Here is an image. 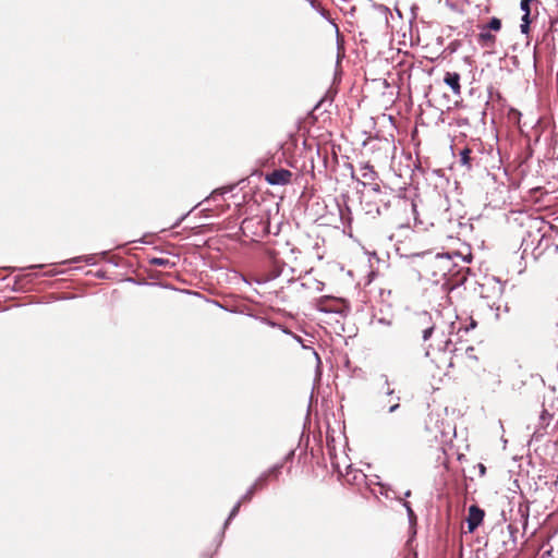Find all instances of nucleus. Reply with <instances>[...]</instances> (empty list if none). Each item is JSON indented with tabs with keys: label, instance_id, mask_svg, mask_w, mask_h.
I'll list each match as a JSON object with an SVG mask.
<instances>
[{
	"label": "nucleus",
	"instance_id": "obj_1",
	"mask_svg": "<svg viewBox=\"0 0 558 558\" xmlns=\"http://www.w3.org/2000/svg\"><path fill=\"white\" fill-rule=\"evenodd\" d=\"M477 44L485 49L493 50L497 44V33L502 29V22L499 17H492L487 23L477 25Z\"/></svg>",
	"mask_w": 558,
	"mask_h": 558
},
{
	"label": "nucleus",
	"instance_id": "obj_2",
	"mask_svg": "<svg viewBox=\"0 0 558 558\" xmlns=\"http://www.w3.org/2000/svg\"><path fill=\"white\" fill-rule=\"evenodd\" d=\"M293 173L288 169H275L266 173L265 180L270 185H287L291 183Z\"/></svg>",
	"mask_w": 558,
	"mask_h": 558
},
{
	"label": "nucleus",
	"instance_id": "obj_3",
	"mask_svg": "<svg viewBox=\"0 0 558 558\" xmlns=\"http://www.w3.org/2000/svg\"><path fill=\"white\" fill-rule=\"evenodd\" d=\"M258 229L265 232V225L258 217L245 218L241 223V231L245 236L258 235Z\"/></svg>",
	"mask_w": 558,
	"mask_h": 558
},
{
	"label": "nucleus",
	"instance_id": "obj_4",
	"mask_svg": "<svg viewBox=\"0 0 558 558\" xmlns=\"http://www.w3.org/2000/svg\"><path fill=\"white\" fill-rule=\"evenodd\" d=\"M484 517L485 511L483 509L476 505L470 506L466 517L468 530L470 533L474 532L482 524Z\"/></svg>",
	"mask_w": 558,
	"mask_h": 558
},
{
	"label": "nucleus",
	"instance_id": "obj_5",
	"mask_svg": "<svg viewBox=\"0 0 558 558\" xmlns=\"http://www.w3.org/2000/svg\"><path fill=\"white\" fill-rule=\"evenodd\" d=\"M361 175L363 180L361 181L363 185L372 184L377 179V172L374 170V167L366 163L360 169Z\"/></svg>",
	"mask_w": 558,
	"mask_h": 558
},
{
	"label": "nucleus",
	"instance_id": "obj_6",
	"mask_svg": "<svg viewBox=\"0 0 558 558\" xmlns=\"http://www.w3.org/2000/svg\"><path fill=\"white\" fill-rule=\"evenodd\" d=\"M460 77L458 72H446L444 77V82L452 89L456 95H459L461 92L460 87Z\"/></svg>",
	"mask_w": 558,
	"mask_h": 558
},
{
	"label": "nucleus",
	"instance_id": "obj_7",
	"mask_svg": "<svg viewBox=\"0 0 558 558\" xmlns=\"http://www.w3.org/2000/svg\"><path fill=\"white\" fill-rule=\"evenodd\" d=\"M268 481H270V480L268 478V475H265V474L263 473V474H262L260 476H258V477L256 478V481L253 483V485H252V486H253V489H256L257 492H258V490L264 489V488L267 486Z\"/></svg>",
	"mask_w": 558,
	"mask_h": 558
},
{
	"label": "nucleus",
	"instance_id": "obj_8",
	"mask_svg": "<svg viewBox=\"0 0 558 558\" xmlns=\"http://www.w3.org/2000/svg\"><path fill=\"white\" fill-rule=\"evenodd\" d=\"M471 153L472 150L470 148H464L462 149V151L460 153V160H461V163L468 168H471Z\"/></svg>",
	"mask_w": 558,
	"mask_h": 558
},
{
	"label": "nucleus",
	"instance_id": "obj_9",
	"mask_svg": "<svg viewBox=\"0 0 558 558\" xmlns=\"http://www.w3.org/2000/svg\"><path fill=\"white\" fill-rule=\"evenodd\" d=\"M281 468H282L281 464L280 465H275L271 469H269L268 471H266L264 474L268 475L269 480H277L279 474H280Z\"/></svg>",
	"mask_w": 558,
	"mask_h": 558
},
{
	"label": "nucleus",
	"instance_id": "obj_10",
	"mask_svg": "<svg viewBox=\"0 0 558 558\" xmlns=\"http://www.w3.org/2000/svg\"><path fill=\"white\" fill-rule=\"evenodd\" d=\"M150 264L159 267H167L170 265V260L163 257H154L150 259Z\"/></svg>",
	"mask_w": 558,
	"mask_h": 558
},
{
	"label": "nucleus",
	"instance_id": "obj_11",
	"mask_svg": "<svg viewBox=\"0 0 558 558\" xmlns=\"http://www.w3.org/2000/svg\"><path fill=\"white\" fill-rule=\"evenodd\" d=\"M530 5H531L530 2H527L525 0H521L520 7H521V10L524 12L522 17H530V14H531Z\"/></svg>",
	"mask_w": 558,
	"mask_h": 558
},
{
	"label": "nucleus",
	"instance_id": "obj_12",
	"mask_svg": "<svg viewBox=\"0 0 558 558\" xmlns=\"http://www.w3.org/2000/svg\"><path fill=\"white\" fill-rule=\"evenodd\" d=\"M256 492H257V490H256V489H253V486H251V487L248 488V490L245 493V495L241 498V500H240V501H241V504H242V502H247V501H250V500L253 498V496H254V494H255Z\"/></svg>",
	"mask_w": 558,
	"mask_h": 558
},
{
	"label": "nucleus",
	"instance_id": "obj_13",
	"mask_svg": "<svg viewBox=\"0 0 558 558\" xmlns=\"http://www.w3.org/2000/svg\"><path fill=\"white\" fill-rule=\"evenodd\" d=\"M530 17H522V24L520 25L521 27V32L523 34H527L529 33V29H530Z\"/></svg>",
	"mask_w": 558,
	"mask_h": 558
},
{
	"label": "nucleus",
	"instance_id": "obj_14",
	"mask_svg": "<svg viewBox=\"0 0 558 558\" xmlns=\"http://www.w3.org/2000/svg\"><path fill=\"white\" fill-rule=\"evenodd\" d=\"M434 330V326L433 325H428L426 326L424 329H422V333H423V339L424 340H427L429 339L432 332Z\"/></svg>",
	"mask_w": 558,
	"mask_h": 558
},
{
	"label": "nucleus",
	"instance_id": "obj_15",
	"mask_svg": "<svg viewBox=\"0 0 558 558\" xmlns=\"http://www.w3.org/2000/svg\"><path fill=\"white\" fill-rule=\"evenodd\" d=\"M240 507H241V501H239V502L234 506V508L232 509V511H231V513H230V517L235 515V514H236V512L239 511Z\"/></svg>",
	"mask_w": 558,
	"mask_h": 558
},
{
	"label": "nucleus",
	"instance_id": "obj_16",
	"mask_svg": "<svg viewBox=\"0 0 558 558\" xmlns=\"http://www.w3.org/2000/svg\"><path fill=\"white\" fill-rule=\"evenodd\" d=\"M343 56V52L341 53L340 47H338V53H337V66H340V58Z\"/></svg>",
	"mask_w": 558,
	"mask_h": 558
},
{
	"label": "nucleus",
	"instance_id": "obj_17",
	"mask_svg": "<svg viewBox=\"0 0 558 558\" xmlns=\"http://www.w3.org/2000/svg\"><path fill=\"white\" fill-rule=\"evenodd\" d=\"M372 185V190L375 191V192H379L380 191V186L378 183H376V181H374V183L371 184Z\"/></svg>",
	"mask_w": 558,
	"mask_h": 558
},
{
	"label": "nucleus",
	"instance_id": "obj_18",
	"mask_svg": "<svg viewBox=\"0 0 558 558\" xmlns=\"http://www.w3.org/2000/svg\"><path fill=\"white\" fill-rule=\"evenodd\" d=\"M473 352H474V348L473 347H469L466 349V351H465V353L469 354V356H471V357H472L471 353H473Z\"/></svg>",
	"mask_w": 558,
	"mask_h": 558
},
{
	"label": "nucleus",
	"instance_id": "obj_19",
	"mask_svg": "<svg viewBox=\"0 0 558 558\" xmlns=\"http://www.w3.org/2000/svg\"><path fill=\"white\" fill-rule=\"evenodd\" d=\"M453 359L459 362L462 359V354H458L457 352L453 355Z\"/></svg>",
	"mask_w": 558,
	"mask_h": 558
},
{
	"label": "nucleus",
	"instance_id": "obj_20",
	"mask_svg": "<svg viewBox=\"0 0 558 558\" xmlns=\"http://www.w3.org/2000/svg\"><path fill=\"white\" fill-rule=\"evenodd\" d=\"M398 407H399V404H395V405L390 407L389 412H393Z\"/></svg>",
	"mask_w": 558,
	"mask_h": 558
},
{
	"label": "nucleus",
	"instance_id": "obj_21",
	"mask_svg": "<svg viewBox=\"0 0 558 558\" xmlns=\"http://www.w3.org/2000/svg\"><path fill=\"white\" fill-rule=\"evenodd\" d=\"M413 65H414V64H413V62H411V63L407 66V69H405V70H412V69H413Z\"/></svg>",
	"mask_w": 558,
	"mask_h": 558
},
{
	"label": "nucleus",
	"instance_id": "obj_22",
	"mask_svg": "<svg viewBox=\"0 0 558 558\" xmlns=\"http://www.w3.org/2000/svg\"><path fill=\"white\" fill-rule=\"evenodd\" d=\"M480 471H482V473L485 472V466L483 464H481Z\"/></svg>",
	"mask_w": 558,
	"mask_h": 558
},
{
	"label": "nucleus",
	"instance_id": "obj_23",
	"mask_svg": "<svg viewBox=\"0 0 558 558\" xmlns=\"http://www.w3.org/2000/svg\"><path fill=\"white\" fill-rule=\"evenodd\" d=\"M422 319H423V320H429V317H427L426 315H424V316L422 317Z\"/></svg>",
	"mask_w": 558,
	"mask_h": 558
},
{
	"label": "nucleus",
	"instance_id": "obj_24",
	"mask_svg": "<svg viewBox=\"0 0 558 558\" xmlns=\"http://www.w3.org/2000/svg\"><path fill=\"white\" fill-rule=\"evenodd\" d=\"M399 65L403 66L404 65V61H400Z\"/></svg>",
	"mask_w": 558,
	"mask_h": 558
},
{
	"label": "nucleus",
	"instance_id": "obj_25",
	"mask_svg": "<svg viewBox=\"0 0 558 558\" xmlns=\"http://www.w3.org/2000/svg\"><path fill=\"white\" fill-rule=\"evenodd\" d=\"M453 365H454V361H453V360H451V362H450V366H453Z\"/></svg>",
	"mask_w": 558,
	"mask_h": 558
},
{
	"label": "nucleus",
	"instance_id": "obj_26",
	"mask_svg": "<svg viewBox=\"0 0 558 558\" xmlns=\"http://www.w3.org/2000/svg\"><path fill=\"white\" fill-rule=\"evenodd\" d=\"M203 558H210L209 556H204Z\"/></svg>",
	"mask_w": 558,
	"mask_h": 558
}]
</instances>
